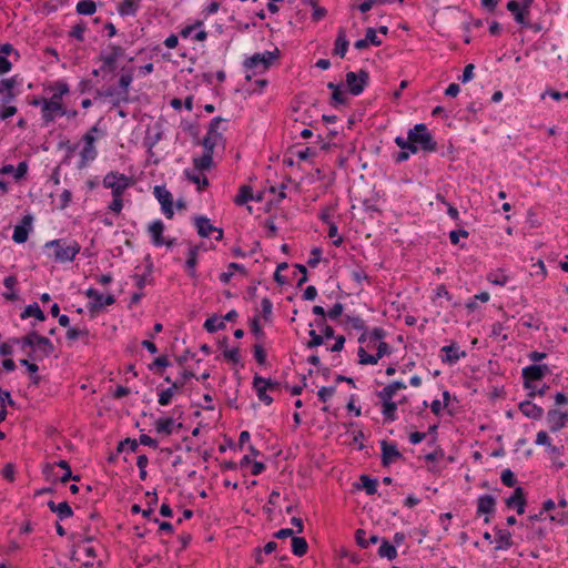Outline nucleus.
Listing matches in <instances>:
<instances>
[{
	"mask_svg": "<svg viewBox=\"0 0 568 568\" xmlns=\"http://www.w3.org/2000/svg\"><path fill=\"white\" fill-rule=\"evenodd\" d=\"M197 251H199V247L197 246H193L189 250V256H187V260H186V267L189 270V275L191 277H195V266H196V263H197Z\"/></svg>",
	"mask_w": 568,
	"mask_h": 568,
	"instance_id": "obj_42",
	"label": "nucleus"
},
{
	"mask_svg": "<svg viewBox=\"0 0 568 568\" xmlns=\"http://www.w3.org/2000/svg\"><path fill=\"white\" fill-rule=\"evenodd\" d=\"M365 39L367 40L368 44H373L376 47L382 44V41L376 36V31L374 28H367Z\"/></svg>",
	"mask_w": 568,
	"mask_h": 568,
	"instance_id": "obj_62",
	"label": "nucleus"
},
{
	"mask_svg": "<svg viewBox=\"0 0 568 568\" xmlns=\"http://www.w3.org/2000/svg\"><path fill=\"white\" fill-rule=\"evenodd\" d=\"M507 9L514 14L515 20L527 26L528 22L525 20V17L527 16L526 12L523 10L521 4L515 0H511L507 3Z\"/></svg>",
	"mask_w": 568,
	"mask_h": 568,
	"instance_id": "obj_30",
	"label": "nucleus"
},
{
	"mask_svg": "<svg viewBox=\"0 0 568 568\" xmlns=\"http://www.w3.org/2000/svg\"><path fill=\"white\" fill-rule=\"evenodd\" d=\"M85 295L88 298L92 300V302L89 303V310L91 312H99L105 306H110L115 303L113 295L109 294L104 296L92 287L87 290Z\"/></svg>",
	"mask_w": 568,
	"mask_h": 568,
	"instance_id": "obj_10",
	"label": "nucleus"
},
{
	"mask_svg": "<svg viewBox=\"0 0 568 568\" xmlns=\"http://www.w3.org/2000/svg\"><path fill=\"white\" fill-rule=\"evenodd\" d=\"M407 135L412 142H415L425 152H435L437 150V142L424 123L416 124L408 131Z\"/></svg>",
	"mask_w": 568,
	"mask_h": 568,
	"instance_id": "obj_3",
	"label": "nucleus"
},
{
	"mask_svg": "<svg viewBox=\"0 0 568 568\" xmlns=\"http://www.w3.org/2000/svg\"><path fill=\"white\" fill-rule=\"evenodd\" d=\"M348 44L349 42L346 38L345 30L343 28H339L334 43L333 53L339 55L341 58H344L347 52Z\"/></svg>",
	"mask_w": 568,
	"mask_h": 568,
	"instance_id": "obj_23",
	"label": "nucleus"
},
{
	"mask_svg": "<svg viewBox=\"0 0 568 568\" xmlns=\"http://www.w3.org/2000/svg\"><path fill=\"white\" fill-rule=\"evenodd\" d=\"M378 556L393 560L397 557V550L387 539H383L378 548Z\"/></svg>",
	"mask_w": 568,
	"mask_h": 568,
	"instance_id": "obj_33",
	"label": "nucleus"
},
{
	"mask_svg": "<svg viewBox=\"0 0 568 568\" xmlns=\"http://www.w3.org/2000/svg\"><path fill=\"white\" fill-rule=\"evenodd\" d=\"M47 250H51L52 256L57 262H72L75 255L80 252L81 246L77 241H67L64 239H58L50 241L45 244Z\"/></svg>",
	"mask_w": 568,
	"mask_h": 568,
	"instance_id": "obj_2",
	"label": "nucleus"
},
{
	"mask_svg": "<svg viewBox=\"0 0 568 568\" xmlns=\"http://www.w3.org/2000/svg\"><path fill=\"white\" fill-rule=\"evenodd\" d=\"M77 12L83 16H91L97 10V4L93 0H81L77 3Z\"/></svg>",
	"mask_w": 568,
	"mask_h": 568,
	"instance_id": "obj_40",
	"label": "nucleus"
},
{
	"mask_svg": "<svg viewBox=\"0 0 568 568\" xmlns=\"http://www.w3.org/2000/svg\"><path fill=\"white\" fill-rule=\"evenodd\" d=\"M140 7V0H123L119 7V13L124 16H134Z\"/></svg>",
	"mask_w": 568,
	"mask_h": 568,
	"instance_id": "obj_29",
	"label": "nucleus"
},
{
	"mask_svg": "<svg viewBox=\"0 0 568 568\" xmlns=\"http://www.w3.org/2000/svg\"><path fill=\"white\" fill-rule=\"evenodd\" d=\"M368 81L369 74L363 69L357 73L353 71L346 73V84L353 95H359L368 84Z\"/></svg>",
	"mask_w": 568,
	"mask_h": 568,
	"instance_id": "obj_6",
	"label": "nucleus"
},
{
	"mask_svg": "<svg viewBox=\"0 0 568 568\" xmlns=\"http://www.w3.org/2000/svg\"><path fill=\"white\" fill-rule=\"evenodd\" d=\"M53 352L54 346L52 342L48 337L38 334L36 346L29 352L28 356L32 361H42L43 358L49 357Z\"/></svg>",
	"mask_w": 568,
	"mask_h": 568,
	"instance_id": "obj_9",
	"label": "nucleus"
},
{
	"mask_svg": "<svg viewBox=\"0 0 568 568\" xmlns=\"http://www.w3.org/2000/svg\"><path fill=\"white\" fill-rule=\"evenodd\" d=\"M346 102H347V98H346L345 93L342 92V90L332 92V98H331L332 105L336 106L338 104H345Z\"/></svg>",
	"mask_w": 568,
	"mask_h": 568,
	"instance_id": "obj_60",
	"label": "nucleus"
},
{
	"mask_svg": "<svg viewBox=\"0 0 568 568\" xmlns=\"http://www.w3.org/2000/svg\"><path fill=\"white\" fill-rule=\"evenodd\" d=\"M506 504L508 507H515L518 515H523L526 506L524 488H515L514 494L506 500Z\"/></svg>",
	"mask_w": 568,
	"mask_h": 568,
	"instance_id": "obj_16",
	"label": "nucleus"
},
{
	"mask_svg": "<svg viewBox=\"0 0 568 568\" xmlns=\"http://www.w3.org/2000/svg\"><path fill=\"white\" fill-rule=\"evenodd\" d=\"M346 321L352 326V328L363 331L362 335L358 338V342L365 343L367 341V327L365 325V322L359 316H347Z\"/></svg>",
	"mask_w": 568,
	"mask_h": 568,
	"instance_id": "obj_28",
	"label": "nucleus"
},
{
	"mask_svg": "<svg viewBox=\"0 0 568 568\" xmlns=\"http://www.w3.org/2000/svg\"><path fill=\"white\" fill-rule=\"evenodd\" d=\"M193 165L200 172L210 170L213 165V152L204 150L202 156L193 159Z\"/></svg>",
	"mask_w": 568,
	"mask_h": 568,
	"instance_id": "obj_26",
	"label": "nucleus"
},
{
	"mask_svg": "<svg viewBox=\"0 0 568 568\" xmlns=\"http://www.w3.org/2000/svg\"><path fill=\"white\" fill-rule=\"evenodd\" d=\"M496 500L490 495H484L477 501V515H489L495 511Z\"/></svg>",
	"mask_w": 568,
	"mask_h": 568,
	"instance_id": "obj_25",
	"label": "nucleus"
},
{
	"mask_svg": "<svg viewBox=\"0 0 568 568\" xmlns=\"http://www.w3.org/2000/svg\"><path fill=\"white\" fill-rule=\"evenodd\" d=\"M174 427V419L172 417L160 418L155 422V430L159 434L171 435Z\"/></svg>",
	"mask_w": 568,
	"mask_h": 568,
	"instance_id": "obj_37",
	"label": "nucleus"
},
{
	"mask_svg": "<svg viewBox=\"0 0 568 568\" xmlns=\"http://www.w3.org/2000/svg\"><path fill=\"white\" fill-rule=\"evenodd\" d=\"M385 336L386 332L382 327H375L371 334L367 333V341H369V343H379Z\"/></svg>",
	"mask_w": 568,
	"mask_h": 568,
	"instance_id": "obj_53",
	"label": "nucleus"
},
{
	"mask_svg": "<svg viewBox=\"0 0 568 568\" xmlns=\"http://www.w3.org/2000/svg\"><path fill=\"white\" fill-rule=\"evenodd\" d=\"M376 349L377 352L374 355L376 357V364L383 356L388 355L392 352L390 346L385 342H379L376 346Z\"/></svg>",
	"mask_w": 568,
	"mask_h": 568,
	"instance_id": "obj_55",
	"label": "nucleus"
},
{
	"mask_svg": "<svg viewBox=\"0 0 568 568\" xmlns=\"http://www.w3.org/2000/svg\"><path fill=\"white\" fill-rule=\"evenodd\" d=\"M85 31V24L84 23H78L72 27L70 31V37L75 38L78 41H83L84 37L83 33Z\"/></svg>",
	"mask_w": 568,
	"mask_h": 568,
	"instance_id": "obj_58",
	"label": "nucleus"
},
{
	"mask_svg": "<svg viewBox=\"0 0 568 568\" xmlns=\"http://www.w3.org/2000/svg\"><path fill=\"white\" fill-rule=\"evenodd\" d=\"M365 535H366V531L364 529L359 528L355 531L356 544L361 548H367L369 546V542L365 539Z\"/></svg>",
	"mask_w": 568,
	"mask_h": 568,
	"instance_id": "obj_63",
	"label": "nucleus"
},
{
	"mask_svg": "<svg viewBox=\"0 0 568 568\" xmlns=\"http://www.w3.org/2000/svg\"><path fill=\"white\" fill-rule=\"evenodd\" d=\"M395 143L402 150L409 152V154L410 153L415 154L419 150V146L415 142H412V140H409L408 138L404 139L402 136H397L395 139Z\"/></svg>",
	"mask_w": 568,
	"mask_h": 568,
	"instance_id": "obj_43",
	"label": "nucleus"
},
{
	"mask_svg": "<svg viewBox=\"0 0 568 568\" xmlns=\"http://www.w3.org/2000/svg\"><path fill=\"white\" fill-rule=\"evenodd\" d=\"M224 120L220 116H216L211 120V123H210L209 130H207V134L205 135V138L203 139V142H202L204 150L213 152L214 148L223 142V135L221 132L217 131L219 125Z\"/></svg>",
	"mask_w": 568,
	"mask_h": 568,
	"instance_id": "obj_7",
	"label": "nucleus"
},
{
	"mask_svg": "<svg viewBox=\"0 0 568 568\" xmlns=\"http://www.w3.org/2000/svg\"><path fill=\"white\" fill-rule=\"evenodd\" d=\"M153 194L156 197V200L161 203L162 211L165 214L168 219H172L173 216V201H172V194L169 190H166L165 186L156 185L154 186Z\"/></svg>",
	"mask_w": 568,
	"mask_h": 568,
	"instance_id": "obj_11",
	"label": "nucleus"
},
{
	"mask_svg": "<svg viewBox=\"0 0 568 568\" xmlns=\"http://www.w3.org/2000/svg\"><path fill=\"white\" fill-rule=\"evenodd\" d=\"M547 423L549 425L550 432L556 433L567 425L568 413L561 412L559 409H550L547 413Z\"/></svg>",
	"mask_w": 568,
	"mask_h": 568,
	"instance_id": "obj_14",
	"label": "nucleus"
},
{
	"mask_svg": "<svg viewBox=\"0 0 568 568\" xmlns=\"http://www.w3.org/2000/svg\"><path fill=\"white\" fill-rule=\"evenodd\" d=\"M362 484H363V488L366 490L367 495H374L377 490V480L376 479H372L369 476L367 475H362L359 477Z\"/></svg>",
	"mask_w": 568,
	"mask_h": 568,
	"instance_id": "obj_46",
	"label": "nucleus"
},
{
	"mask_svg": "<svg viewBox=\"0 0 568 568\" xmlns=\"http://www.w3.org/2000/svg\"><path fill=\"white\" fill-rule=\"evenodd\" d=\"M308 550V545L305 538L303 537H292V552L297 556L302 557L306 555Z\"/></svg>",
	"mask_w": 568,
	"mask_h": 568,
	"instance_id": "obj_35",
	"label": "nucleus"
},
{
	"mask_svg": "<svg viewBox=\"0 0 568 568\" xmlns=\"http://www.w3.org/2000/svg\"><path fill=\"white\" fill-rule=\"evenodd\" d=\"M132 82V75L130 73L122 74L119 80V85L121 88V91H119V94L121 98H116L112 102V106L116 108L121 104V102H128L129 101V87Z\"/></svg>",
	"mask_w": 568,
	"mask_h": 568,
	"instance_id": "obj_17",
	"label": "nucleus"
},
{
	"mask_svg": "<svg viewBox=\"0 0 568 568\" xmlns=\"http://www.w3.org/2000/svg\"><path fill=\"white\" fill-rule=\"evenodd\" d=\"M32 222V217L30 215H27L22 220L21 225H17L13 230L12 240L16 243H24L28 239L29 229L27 226H30Z\"/></svg>",
	"mask_w": 568,
	"mask_h": 568,
	"instance_id": "obj_19",
	"label": "nucleus"
},
{
	"mask_svg": "<svg viewBox=\"0 0 568 568\" xmlns=\"http://www.w3.org/2000/svg\"><path fill=\"white\" fill-rule=\"evenodd\" d=\"M55 465L61 467V468H65V471H64L63 476L60 478L61 483L65 484L69 480H74V481H79L80 480V476L72 475L70 465H69V463L67 460H63V459L59 460L58 463H55Z\"/></svg>",
	"mask_w": 568,
	"mask_h": 568,
	"instance_id": "obj_44",
	"label": "nucleus"
},
{
	"mask_svg": "<svg viewBox=\"0 0 568 568\" xmlns=\"http://www.w3.org/2000/svg\"><path fill=\"white\" fill-rule=\"evenodd\" d=\"M550 373L548 365H530L523 368L524 386L527 389H532L531 382L540 381L547 374Z\"/></svg>",
	"mask_w": 568,
	"mask_h": 568,
	"instance_id": "obj_8",
	"label": "nucleus"
},
{
	"mask_svg": "<svg viewBox=\"0 0 568 568\" xmlns=\"http://www.w3.org/2000/svg\"><path fill=\"white\" fill-rule=\"evenodd\" d=\"M358 363L361 365H375L376 364V357L374 355H371L366 352L364 347H359L358 352Z\"/></svg>",
	"mask_w": 568,
	"mask_h": 568,
	"instance_id": "obj_48",
	"label": "nucleus"
},
{
	"mask_svg": "<svg viewBox=\"0 0 568 568\" xmlns=\"http://www.w3.org/2000/svg\"><path fill=\"white\" fill-rule=\"evenodd\" d=\"M442 352L446 353V356L443 357V362L454 364L459 358L464 357L466 353L459 349V346L456 343H452L450 345L444 346Z\"/></svg>",
	"mask_w": 568,
	"mask_h": 568,
	"instance_id": "obj_21",
	"label": "nucleus"
},
{
	"mask_svg": "<svg viewBox=\"0 0 568 568\" xmlns=\"http://www.w3.org/2000/svg\"><path fill=\"white\" fill-rule=\"evenodd\" d=\"M204 328L209 333H214V332H216L219 329H224L225 328V323L220 317H217L216 315H213V316L209 317L205 321Z\"/></svg>",
	"mask_w": 568,
	"mask_h": 568,
	"instance_id": "obj_41",
	"label": "nucleus"
},
{
	"mask_svg": "<svg viewBox=\"0 0 568 568\" xmlns=\"http://www.w3.org/2000/svg\"><path fill=\"white\" fill-rule=\"evenodd\" d=\"M400 457L402 454L395 445L388 444L386 440L382 442V464L384 466H388L394 459Z\"/></svg>",
	"mask_w": 568,
	"mask_h": 568,
	"instance_id": "obj_18",
	"label": "nucleus"
},
{
	"mask_svg": "<svg viewBox=\"0 0 568 568\" xmlns=\"http://www.w3.org/2000/svg\"><path fill=\"white\" fill-rule=\"evenodd\" d=\"M396 394L394 388L389 385L385 386L382 390L377 393V397L382 402H393V397Z\"/></svg>",
	"mask_w": 568,
	"mask_h": 568,
	"instance_id": "obj_52",
	"label": "nucleus"
},
{
	"mask_svg": "<svg viewBox=\"0 0 568 568\" xmlns=\"http://www.w3.org/2000/svg\"><path fill=\"white\" fill-rule=\"evenodd\" d=\"M383 403V415L388 420L396 419L397 403L395 402H382Z\"/></svg>",
	"mask_w": 568,
	"mask_h": 568,
	"instance_id": "obj_45",
	"label": "nucleus"
},
{
	"mask_svg": "<svg viewBox=\"0 0 568 568\" xmlns=\"http://www.w3.org/2000/svg\"><path fill=\"white\" fill-rule=\"evenodd\" d=\"M251 332L255 335L256 338L262 339L264 337V332L260 325V321L257 316H254L251 320Z\"/></svg>",
	"mask_w": 568,
	"mask_h": 568,
	"instance_id": "obj_57",
	"label": "nucleus"
},
{
	"mask_svg": "<svg viewBox=\"0 0 568 568\" xmlns=\"http://www.w3.org/2000/svg\"><path fill=\"white\" fill-rule=\"evenodd\" d=\"M164 224L161 220H156L149 225V233L152 237V242L155 246H161L164 244L163 237Z\"/></svg>",
	"mask_w": 568,
	"mask_h": 568,
	"instance_id": "obj_22",
	"label": "nucleus"
},
{
	"mask_svg": "<svg viewBox=\"0 0 568 568\" xmlns=\"http://www.w3.org/2000/svg\"><path fill=\"white\" fill-rule=\"evenodd\" d=\"M261 306H262V317L264 318L265 322H268L271 320L272 307H273L271 300L267 297L263 298L261 302Z\"/></svg>",
	"mask_w": 568,
	"mask_h": 568,
	"instance_id": "obj_54",
	"label": "nucleus"
},
{
	"mask_svg": "<svg viewBox=\"0 0 568 568\" xmlns=\"http://www.w3.org/2000/svg\"><path fill=\"white\" fill-rule=\"evenodd\" d=\"M30 316H33L38 321H41V322L45 320V315H44L43 311L40 308V306L38 305V303H32V304L28 305L24 308V311L21 313L22 320H26Z\"/></svg>",
	"mask_w": 568,
	"mask_h": 568,
	"instance_id": "obj_32",
	"label": "nucleus"
},
{
	"mask_svg": "<svg viewBox=\"0 0 568 568\" xmlns=\"http://www.w3.org/2000/svg\"><path fill=\"white\" fill-rule=\"evenodd\" d=\"M277 57L278 49H275L274 51H265L263 53H255L252 57L246 58L243 62V67L247 71L245 79L250 81L254 75L268 70Z\"/></svg>",
	"mask_w": 568,
	"mask_h": 568,
	"instance_id": "obj_1",
	"label": "nucleus"
},
{
	"mask_svg": "<svg viewBox=\"0 0 568 568\" xmlns=\"http://www.w3.org/2000/svg\"><path fill=\"white\" fill-rule=\"evenodd\" d=\"M344 306L341 303H335L333 307L327 312V316L331 320H336L338 316L343 314Z\"/></svg>",
	"mask_w": 568,
	"mask_h": 568,
	"instance_id": "obj_64",
	"label": "nucleus"
},
{
	"mask_svg": "<svg viewBox=\"0 0 568 568\" xmlns=\"http://www.w3.org/2000/svg\"><path fill=\"white\" fill-rule=\"evenodd\" d=\"M519 409L525 416L532 419H540L544 415V409L529 400L520 403Z\"/></svg>",
	"mask_w": 568,
	"mask_h": 568,
	"instance_id": "obj_24",
	"label": "nucleus"
},
{
	"mask_svg": "<svg viewBox=\"0 0 568 568\" xmlns=\"http://www.w3.org/2000/svg\"><path fill=\"white\" fill-rule=\"evenodd\" d=\"M37 338H38V333L36 331H31L30 333H28L26 336H23L21 338H13L12 342L20 345L21 349H23V351L27 347H30L32 351L36 346Z\"/></svg>",
	"mask_w": 568,
	"mask_h": 568,
	"instance_id": "obj_34",
	"label": "nucleus"
},
{
	"mask_svg": "<svg viewBox=\"0 0 568 568\" xmlns=\"http://www.w3.org/2000/svg\"><path fill=\"white\" fill-rule=\"evenodd\" d=\"M194 373L191 372V371H183L182 374H181V378L180 379H176L174 382H172V385L170 387H168L166 389L162 390L160 394H159V404L161 406H166L171 403L172 400V397L176 394V393H180L184 385L186 384V381L189 378H192L194 377Z\"/></svg>",
	"mask_w": 568,
	"mask_h": 568,
	"instance_id": "obj_5",
	"label": "nucleus"
},
{
	"mask_svg": "<svg viewBox=\"0 0 568 568\" xmlns=\"http://www.w3.org/2000/svg\"><path fill=\"white\" fill-rule=\"evenodd\" d=\"M264 382V377L255 375L253 377V388L256 390V395L261 402H263L265 405H271L273 403V398L270 395H267L266 386H263L262 384Z\"/></svg>",
	"mask_w": 568,
	"mask_h": 568,
	"instance_id": "obj_20",
	"label": "nucleus"
},
{
	"mask_svg": "<svg viewBox=\"0 0 568 568\" xmlns=\"http://www.w3.org/2000/svg\"><path fill=\"white\" fill-rule=\"evenodd\" d=\"M501 483L507 486V487H514L515 484H516V478H515V475L514 473L510 470V469H505L503 473H501Z\"/></svg>",
	"mask_w": 568,
	"mask_h": 568,
	"instance_id": "obj_56",
	"label": "nucleus"
},
{
	"mask_svg": "<svg viewBox=\"0 0 568 568\" xmlns=\"http://www.w3.org/2000/svg\"><path fill=\"white\" fill-rule=\"evenodd\" d=\"M185 176L190 182L196 184L197 191L200 192L204 191L209 186V180L203 174L192 173L189 170H186Z\"/></svg>",
	"mask_w": 568,
	"mask_h": 568,
	"instance_id": "obj_36",
	"label": "nucleus"
},
{
	"mask_svg": "<svg viewBox=\"0 0 568 568\" xmlns=\"http://www.w3.org/2000/svg\"><path fill=\"white\" fill-rule=\"evenodd\" d=\"M67 113L63 104H55L47 102V99H42V119L45 123L54 121L55 115H64Z\"/></svg>",
	"mask_w": 568,
	"mask_h": 568,
	"instance_id": "obj_15",
	"label": "nucleus"
},
{
	"mask_svg": "<svg viewBox=\"0 0 568 568\" xmlns=\"http://www.w3.org/2000/svg\"><path fill=\"white\" fill-rule=\"evenodd\" d=\"M335 394V387H322L317 392L318 399L326 403Z\"/></svg>",
	"mask_w": 568,
	"mask_h": 568,
	"instance_id": "obj_59",
	"label": "nucleus"
},
{
	"mask_svg": "<svg viewBox=\"0 0 568 568\" xmlns=\"http://www.w3.org/2000/svg\"><path fill=\"white\" fill-rule=\"evenodd\" d=\"M69 341L83 339L84 344H89V331L87 328L70 327L67 331Z\"/></svg>",
	"mask_w": 568,
	"mask_h": 568,
	"instance_id": "obj_39",
	"label": "nucleus"
},
{
	"mask_svg": "<svg viewBox=\"0 0 568 568\" xmlns=\"http://www.w3.org/2000/svg\"><path fill=\"white\" fill-rule=\"evenodd\" d=\"M54 513L61 520L73 516V510L67 501L58 504Z\"/></svg>",
	"mask_w": 568,
	"mask_h": 568,
	"instance_id": "obj_47",
	"label": "nucleus"
},
{
	"mask_svg": "<svg viewBox=\"0 0 568 568\" xmlns=\"http://www.w3.org/2000/svg\"><path fill=\"white\" fill-rule=\"evenodd\" d=\"M18 281L13 275L7 276L3 281L4 287L8 290L3 293V297L8 301H17L19 298L18 294L14 292V287Z\"/></svg>",
	"mask_w": 568,
	"mask_h": 568,
	"instance_id": "obj_31",
	"label": "nucleus"
},
{
	"mask_svg": "<svg viewBox=\"0 0 568 568\" xmlns=\"http://www.w3.org/2000/svg\"><path fill=\"white\" fill-rule=\"evenodd\" d=\"M131 185V179L119 172H109L103 179V186L111 189L112 196H122Z\"/></svg>",
	"mask_w": 568,
	"mask_h": 568,
	"instance_id": "obj_4",
	"label": "nucleus"
},
{
	"mask_svg": "<svg viewBox=\"0 0 568 568\" xmlns=\"http://www.w3.org/2000/svg\"><path fill=\"white\" fill-rule=\"evenodd\" d=\"M253 190L248 185H242L239 190V194L235 196L234 202L236 205H244L250 200H253Z\"/></svg>",
	"mask_w": 568,
	"mask_h": 568,
	"instance_id": "obj_38",
	"label": "nucleus"
},
{
	"mask_svg": "<svg viewBox=\"0 0 568 568\" xmlns=\"http://www.w3.org/2000/svg\"><path fill=\"white\" fill-rule=\"evenodd\" d=\"M488 281L491 284L504 286L508 282V276L503 271H498L496 273H490L488 275Z\"/></svg>",
	"mask_w": 568,
	"mask_h": 568,
	"instance_id": "obj_49",
	"label": "nucleus"
},
{
	"mask_svg": "<svg viewBox=\"0 0 568 568\" xmlns=\"http://www.w3.org/2000/svg\"><path fill=\"white\" fill-rule=\"evenodd\" d=\"M254 357L258 364H261V365L265 364L266 352L262 345H260V344L254 345Z\"/></svg>",
	"mask_w": 568,
	"mask_h": 568,
	"instance_id": "obj_61",
	"label": "nucleus"
},
{
	"mask_svg": "<svg viewBox=\"0 0 568 568\" xmlns=\"http://www.w3.org/2000/svg\"><path fill=\"white\" fill-rule=\"evenodd\" d=\"M97 126H92L84 135V146L81 152L82 165H84L88 161L93 160L97 155V151L94 148L95 138L92 135V132H95Z\"/></svg>",
	"mask_w": 568,
	"mask_h": 568,
	"instance_id": "obj_13",
	"label": "nucleus"
},
{
	"mask_svg": "<svg viewBox=\"0 0 568 568\" xmlns=\"http://www.w3.org/2000/svg\"><path fill=\"white\" fill-rule=\"evenodd\" d=\"M100 59L103 62L102 70L114 71L118 58L113 57L111 53H106L102 54Z\"/></svg>",
	"mask_w": 568,
	"mask_h": 568,
	"instance_id": "obj_50",
	"label": "nucleus"
},
{
	"mask_svg": "<svg viewBox=\"0 0 568 568\" xmlns=\"http://www.w3.org/2000/svg\"><path fill=\"white\" fill-rule=\"evenodd\" d=\"M311 339L307 342V348H314L321 346L324 343V336L317 334L314 329L308 332Z\"/></svg>",
	"mask_w": 568,
	"mask_h": 568,
	"instance_id": "obj_51",
	"label": "nucleus"
},
{
	"mask_svg": "<svg viewBox=\"0 0 568 568\" xmlns=\"http://www.w3.org/2000/svg\"><path fill=\"white\" fill-rule=\"evenodd\" d=\"M194 224L201 237H207L214 230H216V227L213 226L210 223V220L205 216H196L194 219Z\"/></svg>",
	"mask_w": 568,
	"mask_h": 568,
	"instance_id": "obj_27",
	"label": "nucleus"
},
{
	"mask_svg": "<svg viewBox=\"0 0 568 568\" xmlns=\"http://www.w3.org/2000/svg\"><path fill=\"white\" fill-rule=\"evenodd\" d=\"M19 85L18 75L0 80V97L3 104L16 99L14 88Z\"/></svg>",
	"mask_w": 568,
	"mask_h": 568,
	"instance_id": "obj_12",
	"label": "nucleus"
}]
</instances>
